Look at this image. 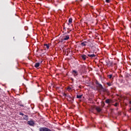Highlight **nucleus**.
<instances>
[{
  "mask_svg": "<svg viewBox=\"0 0 131 131\" xmlns=\"http://www.w3.org/2000/svg\"><path fill=\"white\" fill-rule=\"evenodd\" d=\"M61 37V42H63V41H65V40H68V39H70V36L69 35H67V33H64L62 35Z\"/></svg>",
  "mask_w": 131,
  "mask_h": 131,
  "instance_id": "obj_1",
  "label": "nucleus"
},
{
  "mask_svg": "<svg viewBox=\"0 0 131 131\" xmlns=\"http://www.w3.org/2000/svg\"><path fill=\"white\" fill-rule=\"evenodd\" d=\"M95 83L96 84V86L97 88H98L99 89H100L101 91H103V92H105V89H104L103 88V85H102V84H101L99 81H98V80H96L95 81Z\"/></svg>",
  "mask_w": 131,
  "mask_h": 131,
  "instance_id": "obj_2",
  "label": "nucleus"
},
{
  "mask_svg": "<svg viewBox=\"0 0 131 131\" xmlns=\"http://www.w3.org/2000/svg\"><path fill=\"white\" fill-rule=\"evenodd\" d=\"M27 123L30 126H34L35 123H34V121H33V120L28 121Z\"/></svg>",
  "mask_w": 131,
  "mask_h": 131,
  "instance_id": "obj_3",
  "label": "nucleus"
},
{
  "mask_svg": "<svg viewBox=\"0 0 131 131\" xmlns=\"http://www.w3.org/2000/svg\"><path fill=\"white\" fill-rule=\"evenodd\" d=\"M72 74L74 77H76L78 75V72L75 70H73Z\"/></svg>",
  "mask_w": 131,
  "mask_h": 131,
  "instance_id": "obj_4",
  "label": "nucleus"
},
{
  "mask_svg": "<svg viewBox=\"0 0 131 131\" xmlns=\"http://www.w3.org/2000/svg\"><path fill=\"white\" fill-rule=\"evenodd\" d=\"M95 110H96V111H97V112H98V113H100V112L102 111V108H101V107L99 106L96 107Z\"/></svg>",
  "mask_w": 131,
  "mask_h": 131,
  "instance_id": "obj_5",
  "label": "nucleus"
},
{
  "mask_svg": "<svg viewBox=\"0 0 131 131\" xmlns=\"http://www.w3.org/2000/svg\"><path fill=\"white\" fill-rule=\"evenodd\" d=\"M88 56L90 57V58H91V59H93V58H95V57H96V55L94 54H88Z\"/></svg>",
  "mask_w": 131,
  "mask_h": 131,
  "instance_id": "obj_6",
  "label": "nucleus"
},
{
  "mask_svg": "<svg viewBox=\"0 0 131 131\" xmlns=\"http://www.w3.org/2000/svg\"><path fill=\"white\" fill-rule=\"evenodd\" d=\"M67 97L69 98V99H71V103H73V101H74V98L73 97H72L69 94H68Z\"/></svg>",
  "mask_w": 131,
  "mask_h": 131,
  "instance_id": "obj_7",
  "label": "nucleus"
},
{
  "mask_svg": "<svg viewBox=\"0 0 131 131\" xmlns=\"http://www.w3.org/2000/svg\"><path fill=\"white\" fill-rule=\"evenodd\" d=\"M29 117H28V116L25 115L23 117V120H28Z\"/></svg>",
  "mask_w": 131,
  "mask_h": 131,
  "instance_id": "obj_8",
  "label": "nucleus"
},
{
  "mask_svg": "<svg viewBox=\"0 0 131 131\" xmlns=\"http://www.w3.org/2000/svg\"><path fill=\"white\" fill-rule=\"evenodd\" d=\"M81 58L82 60H83L84 61H85V60H86V55H81Z\"/></svg>",
  "mask_w": 131,
  "mask_h": 131,
  "instance_id": "obj_9",
  "label": "nucleus"
},
{
  "mask_svg": "<svg viewBox=\"0 0 131 131\" xmlns=\"http://www.w3.org/2000/svg\"><path fill=\"white\" fill-rule=\"evenodd\" d=\"M105 103H106V104H110V103H111V100H110L109 99H107L105 100Z\"/></svg>",
  "mask_w": 131,
  "mask_h": 131,
  "instance_id": "obj_10",
  "label": "nucleus"
},
{
  "mask_svg": "<svg viewBox=\"0 0 131 131\" xmlns=\"http://www.w3.org/2000/svg\"><path fill=\"white\" fill-rule=\"evenodd\" d=\"M39 65H40L39 62L36 63L35 64L34 67H35V68H37V67H39Z\"/></svg>",
  "mask_w": 131,
  "mask_h": 131,
  "instance_id": "obj_11",
  "label": "nucleus"
},
{
  "mask_svg": "<svg viewBox=\"0 0 131 131\" xmlns=\"http://www.w3.org/2000/svg\"><path fill=\"white\" fill-rule=\"evenodd\" d=\"M86 41H84L81 43V45L83 46V47H85V46H86Z\"/></svg>",
  "mask_w": 131,
  "mask_h": 131,
  "instance_id": "obj_12",
  "label": "nucleus"
},
{
  "mask_svg": "<svg viewBox=\"0 0 131 131\" xmlns=\"http://www.w3.org/2000/svg\"><path fill=\"white\" fill-rule=\"evenodd\" d=\"M82 97V95H77V99H81Z\"/></svg>",
  "mask_w": 131,
  "mask_h": 131,
  "instance_id": "obj_13",
  "label": "nucleus"
},
{
  "mask_svg": "<svg viewBox=\"0 0 131 131\" xmlns=\"http://www.w3.org/2000/svg\"><path fill=\"white\" fill-rule=\"evenodd\" d=\"M44 47H46L47 49H49L50 48L49 44H44Z\"/></svg>",
  "mask_w": 131,
  "mask_h": 131,
  "instance_id": "obj_14",
  "label": "nucleus"
},
{
  "mask_svg": "<svg viewBox=\"0 0 131 131\" xmlns=\"http://www.w3.org/2000/svg\"><path fill=\"white\" fill-rule=\"evenodd\" d=\"M71 23H72V18H69V24H68V25H69V24H71Z\"/></svg>",
  "mask_w": 131,
  "mask_h": 131,
  "instance_id": "obj_15",
  "label": "nucleus"
},
{
  "mask_svg": "<svg viewBox=\"0 0 131 131\" xmlns=\"http://www.w3.org/2000/svg\"><path fill=\"white\" fill-rule=\"evenodd\" d=\"M106 84L108 85V86H111V85H112V83H111V82H107Z\"/></svg>",
  "mask_w": 131,
  "mask_h": 131,
  "instance_id": "obj_16",
  "label": "nucleus"
},
{
  "mask_svg": "<svg viewBox=\"0 0 131 131\" xmlns=\"http://www.w3.org/2000/svg\"><path fill=\"white\" fill-rule=\"evenodd\" d=\"M71 90H72V88L71 87L69 86L67 88V91H68L69 92L70 91H71Z\"/></svg>",
  "mask_w": 131,
  "mask_h": 131,
  "instance_id": "obj_17",
  "label": "nucleus"
},
{
  "mask_svg": "<svg viewBox=\"0 0 131 131\" xmlns=\"http://www.w3.org/2000/svg\"><path fill=\"white\" fill-rule=\"evenodd\" d=\"M112 76H113L112 74H111L107 76V77H108V78H110V79H111V78H112Z\"/></svg>",
  "mask_w": 131,
  "mask_h": 131,
  "instance_id": "obj_18",
  "label": "nucleus"
},
{
  "mask_svg": "<svg viewBox=\"0 0 131 131\" xmlns=\"http://www.w3.org/2000/svg\"><path fill=\"white\" fill-rule=\"evenodd\" d=\"M114 106L115 107H117V106H118V103H117V102L115 103V104H114Z\"/></svg>",
  "mask_w": 131,
  "mask_h": 131,
  "instance_id": "obj_19",
  "label": "nucleus"
},
{
  "mask_svg": "<svg viewBox=\"0 0 131 131\" xmlns=\"http://www.w3.org/2000/svg\"><path fill=\"white\" fill-rule=\"evenodd\" d=\"M19 115H21V116H24V115H25L24 114H23V113H19Z\"/></svg>",
  "mask_w": 131,
  "mask_h": 131,
  "instance_id": "obj_20",
  "label": "nucleus"
},
{
  "mask_svg": "<svg viewBox=\"0 0 131 131\" xmlns=\"http://www.w3.org/2000/svg\"><path fill=\"white\" fill-rule=\"evenodd\" d=\"M63 96H64L65 98H66V97H67V94H66V93H63Z\"/></svg>",
  "mask_w": 131,
  "mask_h": 131,
  "instance_id": "obj_21",
  "label": "nucleus"
},
{
  "mask_svg": "<svg viewBox=\"0 0 131 131\" xmlns=\"http://www.w3.org/2000/svg\"><path fill=\"white\" fill-rule=\"evenodd\" d=\"M19 106H20V107H24V105L21 104H19Z\"/></svg>",
  "mask_w": 131,
  "mask_h": 131,
  "instance_id": "obj_22",
  "label": "nucleus"
},
{
  "mask_svg": "<svg viewBox=\"0 0 131 131\" xmlns=\"http://www.w3.org/2000/svg\"><path fill=\"white\" fill-rule=\"evenodd\" d=\"M110 1L111 0H105L106 3H110Z\"/></svg>",
  "mask_w": 131,
  "mask_h": 131,
  "instance_id": "obj_23",
  "label": "nucleus"
},
{
  "mask_svg": "<svg viewBox=\"0 0 131 131\" xmlns=\"http://www.w3.org/2000/svg\"><path fill=\"white\" fill-rule=\"evenodd\" d=\"M67 33H70V32L69 31H68Z\"/></svg>",
  "mask_w": 131,
  "mask_h": 131,
  "instance_id": "obj_24",
  "label": "nucleus"
},
{
  "mask_svg": "<svg viewBox=\"0 0 131 131\" xmlns=\"http://www.w3.org/2000/svg\"><path fill=\"white\" fill-rule=\"evenodd\" d=\"M103 106H105V103L103 102Z\"/></svg>",
  "mask_w": 131,
  "mask_h": 131,
  "instance_id": "obj_25",
  "label": "nucleus"
},
{
  "mask_svg": "<svg viewBox=\"0 0 131 131\" xmlns=\"http://www.w3.org/2000/svg\"><path fill=\"white\" fill-rule=\"evenodd\" d=\"M111 65H112V62H111Z\"/></svg>",
  "mask_w": 131,
  "mask_h": 131,
  "instance_id": "obj_26",
  "label": "nucleus"
},
{
  "mask_svg": "<svg viewBox=\"0 0 131 131\" xmlns=\"http://www.w3.org/2000/svg\"><path fill=\"white\" fill-rule=\"evenodd\" d=\"M130 110H131V107L130 108Z\"/></svg>",
  "mask_w": 131,
  "mask_h": 131,
  "instance_id": "obj_27",
  "label": "nucleus"
},
{
  "mask_svg": "<svg viewBox=\"0 0 131 131\" xmlns=\"http://www.w3.org/2000/svg\"><path fill=\"white\" fill-rule=\"evenodd\" d=\"M81 2H82V0H81Z\"/></svg>",
  "mask_w": 131,
  "mask_h": 131,
  "instance_id": "obj_28",
  "label": "nucleus"
}]
</instances>
